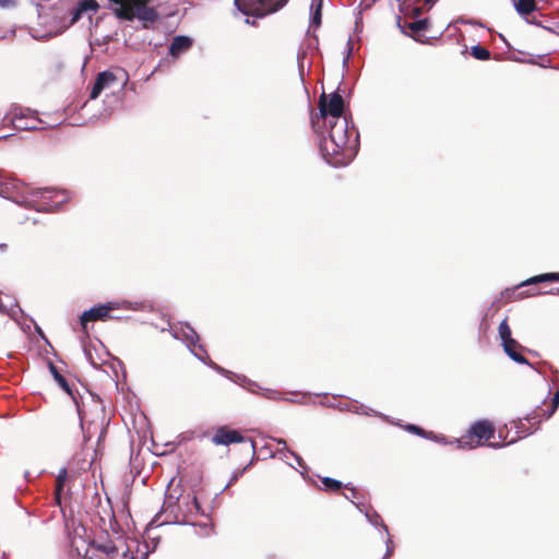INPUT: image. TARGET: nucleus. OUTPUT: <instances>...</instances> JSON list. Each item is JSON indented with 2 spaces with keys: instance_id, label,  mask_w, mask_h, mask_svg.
Instances as JSON below:
<instances>
[{
  "instance_id": "b1692460",
  "label": "nucleus",
  "mask_w": 559,
  "mask_h": 559,
  "mask_svg": "<svg viewBox=\"0 0 559 559\" xmlns=\"http://www.w3.org/2000/svg\"><path fill=\"white\" fill-rule=\"evenodd\" d=\"M321 9H322V0L317 4V7L312 13L311 24L314 27H319L321 25V17H322Z\"/></svg>"
},
{
  "instance_id": "4be33fe9",
  "label": "nucleus",
  "mask_w": 559,
  "mask_h": 559,
  "mask_svg": "<svg viewBox=\"0 0 559 559\" xmlns=\"http://www.w3.org/2000/svg\"><path fill=\"white\" fill-rule=\"evenodd\" d=\"M498 331H499V336H500L502 343L507 342L509 340H514L511 335V328L508 323V318H506L504 320H502L500 322Z\"/></svg>"
},
{
  "instance_id": "cd10ccee",
  "label": "nucleus",
  "mask_w": 559,
  "mask_h": 559,
  "mask_svg": "<svg viewBox=\"0 0 559 559\" xmlns=\"http://www.w3.org/2000/svg\"><path fill=\"white\" fill-rule=\"evenodd\" d=\"M392 552H393V548L388 547V549H386V554H385V556H384V559H389V557L392 555Z\"/></svg>"
},
{
  "instance_id": "aec40b11",
  "label": "nucleus",
  "mask_w": 559,
  "mask_h": 559,
  "mask_svg": "<svg viewBox=\"0 0 559 559\" xmlns=\"http://www.w3.org/2000/svg\"><path fill=\"white\" fill-rule=\"evenodd\" d=\"M321 483L323 484L324 489L330 492H338L344 487V485L340 480H336L331 477H323L321 479Z\"/></svg>"
},
{
  "instance_id": "2f4dec72",
  "label": "nucleus",
  "mask_w": 559,
  "mask_h": 559,
  "mask_svg": "<svg viewBox=\"0 0 559 559\" xmlns=\"http://www.w3.org/2000/svg\"><path fill=\"white\" fill-rule=\"evenodd\" d=\"M5 189L7 188L4 187V185L2 182H0V194H3Z\"/></svg>"
},
{
  "instance_id": "f3484780",
  "label": "nucleus",
  "mask_w": 559,
  "mask_h": 559,
  "mask_svg": "<svg viewBox=\"0 0 559 559\" xmlns=\"http://www.w3.org/2000/svg\"><path fill=\"white\" fill-rule=\"evenodd\" d=\"M67 477H68V473H67V469L66 468H62L57 478H56V486H55V497H53V500H55V503L60 506L61 504V492L63 490V487H64V484H66V480H67Z\"/></svg>"
},
{
  "instance_id": "412c9836",
  "label": "nucleus",
  "mask_w": 559,
  "mask_h": 559,
  "mask_svg": "<svg viewBox=\"0 0 559 559\" xmlns=\"http://www.w3.org/2000/svg\"><path fill=\"white\" fill-rule=\"evenodd\" d=\"M471 55L477 60L490 59V51L480 45L473 46L471 48Z\"/></svg>"
},
{
  "instance_id": "5701e85b",
  "label": "nucleus",
  "mask_w": 559,
  "mask_h": 559,
  "mask_svg": "<svg viewBox=\"0 0 559 559\" xmlns=\"http://www.w3.org/2000/svg\"><path fill=\"white\" fill-rule=\"evenodd\" d=\"M344 488H346L350 491V496L345 495V498L350 500L356 506H358L360 503V499L362 498V495L356 488L349 487V485H345Z\"/></svg>"
},
{
  "instance_id": "f03ea898",
  "label": "nucleus",
  "mask_w": 559,
  "mask_h": 559,
  "mask_svg": "<svg viewBox=\"0 0 559 559\" xmlns=\"http://www.w3.org/2000/svg\"><path fill=\"white\" fill-rule=\"evenodd\" d=\"M496 427L492 421L488 419H480L475 421L460 439H457L459 448L461 449H476L485 445L490 439L493 438Z\"/></svg>"
},
{
  "instance_id": "0eeeda50",
  "label": "nucleus",
  "mask_w": 559,
  "mask_h": 559,
  "mask_svg": "<svg viewBox=\"0 0 559 559\" xmlns=\"http://www.w3.org/2000/svg\"><path fill=\"white\" fill-rule=\"evenodd\" d=\"M245 437L235 429L227 426L219 427L212 437V442L216 445H230L233 443H240Z\"/></svg>"
},
{
  "instance_id": "9d476101",
  "label": "nucleus",
  "mask_w": 559,
  "mask_h": 559,
  "mask_svg": "<svg viewBox=\"0 0 559 559\" xmlns=\"http://www.w3.org/2000/svg\"><path fill=\"white\" fill-rule=\"evenodd\" d=\"M114 7L112 11L117 19L124 21H133L135 13H133L131 0H108Z\"/></svg>"
},
{
  "instance_id": "423d86ee",
  "label": "nucleus",
  "mask_w": 559,
  "mask_h": 559,
  "mask_svg": "<svg viewBox=\"0 0 559 559\" xmlns=\"http://www.w3.org/2000/svg\"><path fill=\"white\" fill-rule=\"evenodd\" d=\"M544 406L536 407L530 415L524 419L530 424H539L543 418H550L559 406V390L554 394L551 403L548 405L544 403Z\"/></svg>"
},
{
  "instance_id": "2eb2a0df",
  "label": "nucleus",
  "mask_w": 559,
  "mask_h": 559,
  "mask_svg": "<svg viewBox=\"0 0 559 559\" xmlns=\"http://www.w3.org/2000/svg\"><path fill=\"white\" fill-rule=\"evenodd\" d=\"M49 369H50V372L52 373L55 380L57 381V383L72 397L73 402L75 403V405L78 407V412L81 415V413H82L81 405L78 401L76 395L73 393L72 389L70 388L69 383L67 382L66 378L58 371L57 367L52 362L49 364Z\"/></svg>"
},
{
  "instance_id": "9b49d317",
  "label": "nucleus",
  "mask_w": 559,
  "mask_h": 559,
  "mask_svg": "<svg viewBox=\"0 0 559 559\" xmlns=\"http://www.w3.org/2000/svg\"><path fill=\"white\" fill-rule=\"evenodd\" d=\"M90 548L104 554L107 559H115L119 554L118 546L110 539L93 540L90 543Z\"/></svg>"
},
{
  "instance_id": "ddd939ff",
  "label": "nucleus",
  "mask_w": 559,
  "mask_h": 559,
  "mask_svg": "<svg viewBox=\"0 0 559 559\" xmlns=\"http://www.w3.org/2000/svg\"><path fill=\"white\" fill-rule=\"evenodd\" d=\"M506 354L519 364H528L527 359L520 353L522 345L516 340H509L502 343Z\"/></svg>"
},
{
  "instance_id": "f8f14e48",
  "label": "nucleus",
  "mask_w": 559,
  "mask_h": 559,
  "mask_svg": "<svg viewBox=\"0 0 559 559\" xmlns=\"http://www.w3.org/2000/svg\"><path fill=\"white\" fill-rule=\"evenodd\" d=\"M99 9V4L96 0H82L78 3V7L71 11L70 25L75 24L87 11L96 12Z\"/></svg>"
},
{
  "instance_id": "7ed1b4c3",
  "label": "nucleus",
  "mask_w": 559,
  "mask_h": 559,
  "mask_svg": "<svg viewBox=\"0 0 559 559\" xmlns=\"http://www.w3.org/2000/svg\"><path fill=\"white\" fill-rule=\"evenodd\" d=\"M234 2L245 15L263 17L282 9L288 0H235Z\"/></svg>"
},
{
  "instance_id": "7c9ffc66",
  "label": "nucleus",
  "mask_w": 559,
  "mask_h": 559,
  "mask_svg": "<svg viewBox=\"0 0 559 559\" xmlns=\"http://www.w3.org/2000/svg\"><path fill=\"white\" fill-rule=\"evenodd\" d=\"M10 0H0V7H7Z\"/></svg>"
},
{
  "instance_id": "473e14b6",
  "label": "nucleus",
  "mask_w": 559,
  "mask_h": 559,
  "mask_svg": "<svg viewBox=\"0 0 559 559\" xmlns=\"http://www.w3.org/2000/svg\"><path fill=\"white\" fill-rule=\"evenodd\" d=\"M193 504H194V507H195L197 509L199 508L198 500H197V498H195V497L193 498Z\"/></svg>"
},
{
  "instance_id": "72a5a7b5",
  "label": "nucleus",
  "mask_w": 559,
  "mask_h": 559,
  "mask_svg": "<svg viewBox=\"0 0 559 559\" xmlns=\"http://www.w3.org/2000/svg\"><path fill=\"white\" fill-rule=\"evenodd\" d=\"M193 337L198 338L195 331H192Z\"/></svg>"
},
{
  "instance_id": "f257e3e1",
  "label": "nucleus",
  "mask_w": 559,
  "mask_h": 559,
  "mask_svg": "<svg viewBox=\"0 0 559 559\" xmlns=\"http://www.w3.org/2000/svg\"><path fill=\"white\" fill-rule=\"evenodd\" d=\"M357 135L354 128L348 127L346 118L330 120L329 136L322 141V150L326 155L335 157L331 163L337 164L341 160L338 156L349 157L356 147Z\"/></svg>"
},
{
  "instance_id": "bb28decb",
  "label": "nucleus",
  "mask_w": 559,
  "mask_h": 559,
  "mask_svg": "<svg viewBox=\"0 0 559 559\" xmlns=\"http://www.w3.org/2000/svg\"><path fill=\"white\" fill-rule=\"evenodd\" d=\"M537 294H538V292H532V293L519 292V293H518V297H519V298H524V297H526V296H532V295H537Z\"/></svg>"
},
{
  "instance_id": "c85d7f7f",
  "label": "nucleus",
  "mask_w": 559,
  "mask_h": 559,
  "mask_svg": "<svg viewBox=\"0 0 559 559\" xmlns=\"http://www.w3.org/2000/svg\"><path fill=\"white\" fill-rule=\"evenodd\" d=\"M8 250L7 243H0V252H5Z\"/></svg>"
},
{
  "instance_id": "4468645a",
  "label": "nucleus",
  "mask_w": 559,
  "mask_h": 559,
  "mask_svg": "<svg viewBox=\"0 0 559 559\" xmlns=\"http://www.w3.org/2000/svg\"><path fill=\"white\" fill-rule=\"evenodd\" d=\"M192 46V39L188 36H176L169 47V53L174 58L179 57L182 52L189 50Z\"/></svg>"
},
{
  "instance_id": "393cba45",
  "label": "nucleus",
  "mask_w": 559,
  "mask_h": 559,
  "mask_svg": "<svg viewBox=\"0 0 559 559\" xmlns=\"http://www.w3.org/2000/svg\"><path fill=\"white\" fill-rule=\"evenodd\" d=\"M514 424V428L516 429V432L519 435H527V433H531V428H526L525 427V424L523 423L522 419H519L518 421H513ZM522 436H519V438H521Z\"/></svg>"
},
{
  "instance_id": "c9c22d12",
  "label": "nucleus",
  "mask_w": 559,
  "mask_h": 559,
  "mask_svg": "<svg viewBox=\"0 0 559 559\" xmlns=\"http://www.w3.org/2000/svg\"><path fill=\"white\" fill-rule=\"evenodd\" d=\"M557 293L559 294V288H557Z\"/></svg>"
},
{
  "instance_id": "c756f323",
  "label": "nucleus",
  "mask_w": 559,
  "mask_h": 559,
  "mask_svg": "<svg viewBox=\"0 0 559 559\" xmlns=\"http://www.w3.org/2000/svg\"><path fill=\"white\" fill-rule=\"evenodd\" d=\"M488 445L492 448H500L502 444H500L499 442H490L488 443Z\"/></svg>"
},
{
  "instance_id": "a211bd4d",
  "label": "nucleus",
  "mask_w": 559,
  "mask_h": 559,
  "mask_svg": "<svg viewBox=\"0 0 559 559\" xmlns=\"http://www.w3.org/2000/svg\"><path fill=\"white\" fill-rule=\"evenodd\" d=\"M428 26V19H421L405 23V27H407L412 32V35L414 37L419 36L423 32L427 31Z\"/></svg>"
},
{
  "instance_id": "39448f33",
  "label": "nucleus",
  "mask_w": 559,
  "mask_h": 559,
  "mask_svg": "<svg viewBox=\"0 0 559 559\" xmlns=\"http://www.w3.org/2000/svg\"><path fill=\"white\" fill-rule=\"evenodd\" d=\"M114 309L111 304L108 305H99L97 307H93L87 311H84L82 316L80 317V323L82 326V330L85 334L88 333L87 331V323L88 322H95V321H106L110 318V311Z\"/></svg>"
},
{
  "instance_id": "dca6fc26",
  "label": "nucleus",
  "mask_w": 559,
  "mask_h": 559,
  "mask_svg": "<svg viewBox=\"0 0 559 559\" xmlns=\"http://www.w3.org/2000/svg\"><path fill=\"white\" fill-rule=\"evenodd\" d=\"M552 282H559V272L554 273H545L537 276H533L526 281H524L521 285H519L518 288H521L523 286H530L538 283H552Z\"/></svg>"
},
{
  "instance_id": "6ab92c4d",
  "label": "nucleus",
  "mask_w": 559,
  "mask_h": 559,
  "mask_svg": "<svg viewBox=\"0 0 559 559\" xmlns=\"http://www.w3.org/2000/svg\"><path fill=\"white\" fill-rule=\"evenodd\" d=\"M515 8L521 14H530L536 10L535 0H518Z\"/></svg>"
},
{
  "instance_id": "6e6552de",
  "label": "nucleus",
  "mask_w": 559,
  "mask_h": 559,
  "mask_svg": "<svg viewBox=\"0 0 559 559\" xmlns=\"http://www.w3.org/2000/svg\"><path fill=\"white\" fill-rule=\"evenodd\" d=\"M131 9L135 13V19L144 22L154 23L158 19V13L154 8L148 7L151 0H131Z\"/></svg>"
},
{
  "instance_id": "f704fd0d",
  "label": "nucleus",
  "mask_w": 559,
  "mask_h": 559,
  "mask_svg": "<svg viewBox=\"0 0 559 559\" xmlns=\"http://www.w3.org/2000/svg\"><path fill=\"white\" fill-rule=\"evenodd\" d=\"M131 559H135V557H134V556H132V557H131Z\"/></svg>"
},
{
  "instance_id": "20e7f679",
  "label": "nucleus",
  "mask_w": 559,
  "mask_h": 559,
  "mask_svg": "<svg viewBox=\"0 0 559 559\" xmlns=\"http://www.w3.org/2000/svg\"><path fill=\"white\" fill-rule=\"evenodd\" d=\"M319 110L320 116L323 119L328 117L334 120L343 119L344 112V99L343 97L334 92L329 96L325 93H322L319 97Z\"/></svg>"
},
{
  "instance_id": "a878e982",
  "label": "nucleus",
  "mask_w": 559,
  "mask_h": 559,
  "mask_svg": "<svg viewBox=\"0 0 559 559\" xmlns=\"http://www.w3.org/2000/svg\"><path fill=\"white\" fill-rule=\"evenodd\" d=\"M408 430L418 435V436H424L425 435V430L418 426H415V425H409L408 426Z\"/></svg>"
},
{
  "instance_id": "1a4fd4ad",
  "label": "nucleus",
  "mask_w": 559,
  "mask_h": 559,
  "mask_svg": "<svg viewBox=\"0 0 559 559\" xmlns=\"http://www.w3.org/2000/svg\"><path fill=\"white\" fill-rule=\"evenodd\" d=\"M116 75L110 71H103L97 74L90 94L91 99H96L100 93L116 82Z\"/></svg>"
}]
</instances>
